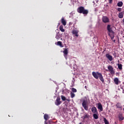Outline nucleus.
Wrapping results in <instances>:
<instances>
[{
    "mask_svg": "<svg viewBox=\"0 0 124 124\" xmlns=\"http://www.w3.org/2000/svg\"><path fill=\"white\" fill-rule=\"evenodd\" d=\"M113 56L114 57V58H117V53L116 52H114L113 53Z\"/></svg>",
    "mask_w": 124,
    "mask_h": 124,
    "instance_id": "nucleus-30",
    "label": "nucleus"
},
{
    "mask_svg": "<svg viewBox=\"0 0 124 124\" xmlns=\"http://www.w3.org/2000/svg\"><path fill=\"white\" fill-rule=\"evenodd\" d=\"M66 100H67V101H70V100L67 99H66Z\"/></svg>",
    "mask_w": 124,
    "mask_h": 124,
    "instance_id": "nucleus-33",
    "label": "nucleus"
},
{
    "mask_svg": "<svg viewBox=\"0 0 124 124\" xmlns=\"http://www.w3.org/2000/svg\"><path fill=\"white\" fill-rule=\"evenodd\" d=\"M123 3L122 1H120L117 3V6H119V7H122L123 6Z\"/></svg>",
    "mask_w": 124,
    "mask_h": 124,
    "instance_id": "nucleus-25",
    "label": "nucleus"
},
{
    "mask_svg": "<svg viewBox=\"0 0 124 124\" xmlns=\"http://www.w3.org/2000/svg\"><path fill=\"white\" fill-rule=\"evenodd\" d=\"M116 42V40H114L113 42Z\"/></svg>",
    "mask_w": 124,
    "mask_h": 124,
    "instance_id": "nucleus-36",
    "label": "nucleus"
},
{
    "mask_svg": "<svg viewBox=\"0 0 124 124\" xmlns=\"http://www.w3.org/2000/svg\"><path fill=\"white\" fill-rule=\"evenodd\" d=\"M61 23L64 26H66V21H65V19H64L63 17H62L61 19Z\"/></svg>",
    "mask_w": 124,
    "mask_h": 124,
    "instance_id": "nucleus-14",
    "label": "nucleus"
},
{
    "mask_svg": "<svg viewBox=\"0 0 124 124\" xmlns=\"http://www.w3.org/2000/svg\"><path fill=\"white\" fill-rule=\"evenodd\" d=\"M114 84H115V85H119V84H120V83H121V81H120V80H119V78H114Z\"/></svg>",
    "mask_w": 124,
    "mask_h": 124,
    "instance_id": "nucleus-12",
    "label": "nucleus"
},
{
    "mask_svg": "<svg viewBox=\"0 0 124 124\" xmlns=\"http://www.w3.org/2000/svg\"><path fill=\"white\" fill-rule=\"evenodd\" d=\"M118 62H120V60H118Z\"/></svg>",
    "mask_w": 124,
    "mask_h": 124,
    "instance_id": "nucleus-39",
    "label": "nucleus"
},
{
    "mask_svg": "<svg viewBox=\"0 0 124 124\" xmlns=\"http://www.w3.org/2000/svg\"><path fill=\"white\" fill-rule=\"evenodd\" d=\"M84 88H85V89H87V86H85L84 87Z\"/></svg>",
    "mask_w": 124,
    "mask_h": 124,
    "instance_id": "nucleus-35",
    "label": "nucleus"
},
{
    "mask_svg": "<svg viewBox=\"0 0 124 124\" xmlns=\"http://www.w3.org/2000/svg\"><path fill=\"white\" fill-rule=\"evenodd\" d=\"M57 45L58 46H61L62 48L63 47V45H62V42H61V41H58L57 42Z\"/></svg>",
    "mask_w": 124,
    "mask_h": 124,
    "instance_id": "nucleus-21",
    "label": "nucleus"
},
{
    "mask_svg": "<svg viewBox=\"0 0 124 124\" xmlns=\"http://www.w3.org/2000/svg\"><path fill=\"white\" fill-rule=\"evenodd\" d=\"M83 118L84 120H85V119H89V118H90V115H89V114H86L85 115L83 116Z\"/></svg>",
    "mask_w": 124,
    "mask_h": 124,
    "instance_id": "nucleus-24",
    "label": "nucleus"
},
{
    "mask_svg": "<svg viewBox=\"0 0 124 124\" xmlns=\"http://www.w3.org/2000/svg\"><path fill=\"white\" fill-rule=\"evenodd\" d=\"M106 57L109 60L110 62H112V61H113V56H112V55L107 53L106 54Z\"/></svg>",
    "mask_w": 124,
    "mask_h": 124,
    "instance_id": "nucleus-10",
    "label": "nucleus"
},
{
    "mask_svg": "<svg viewBox=\"0 0 124 124\" xmlns=\"http://www.w3.org/2000/svg\"><path fill=\"white\" fill-rule=\"evenodd\" d=\"M77 11L78 13L82 14L84 15H87L89 13V11L86 10L83 6H80L78 8Z\"/></svg>",
    "mask_w": 124,
    "mask_h": 124,
    "instance_id": "nucleus-3",
    "label": "nucleus"
},
{
    "mask_svg": "<svg viewBox=\"0 0 124 124\" xmlns=\"http://www.w3.org/2000/svg\"><path fill=\"white\" fill-rule=\"evenodd\" d=\"M116 107L117 108H119L120 109H122V108H123V106L121 105V103H117L116 105Z\"/></svg>",
    "mask_w": 124,
    "mask_h": 124,
    "instance_id": "nucleus-16",
    "label": "nucleus"
},
{
    "mask_svg": "<svg viewBox=\"0 0 124 124\" xmlns=\"http://www.w3.org/2000/svg\"><path fill=\"white\" fill-rule=\"evenodd\" d=\"M55 104L57 106H59V105H61L62 104V101H61V97H58L56 99V100L55 102Z\"/></svg>",
    "mask_w": 124,
    "mask_h": 124,
    "instance_id": "nucleus-5",
    "label": "nucleus"
},
{
    "mask_svg": "<svg viewBox=\"0 0 124 124\" xmlns=\"http://www.w3.org/2000/svg\"><path fill=\"white\" fill-rule=\"evenodd\" d=\"M92 75L95 78V79H98L102 81V83H104V78H103V76H102V74L99 73L98 72H93Z\"/></svg>",
    "mask_w": 124,
    "mask_h": 124,
    "instance_id": "nucleus-1",
    "label": "nucleus"
},
{
    "mask_svg": "<svg viewBox=\"0 0 124 124\" xmlns=\"http://www.w3.org/2000/svg\"><path fill=\"white\" fill-rule=\"evenodd\" d=\"M113 0H109V3H112Z\"/></svg>",
    "mask_w": 124,
    "mask_h": 124,
    "instance_id": "nucleus-32",
    "label": "nucleus"
},
{
    "mask_svg": "<svg viewBox=\"0 0 124 124\" xmlns=\"http://www.w3.org/2000/svg\"><path fill=\"white\" fill-rule=\"evenodd\" d=\"M118 17H119V18H120V19H122V18L124 17V15H123L122 12L119 13V14L118 15Z\"/></svg>",
    "mask_w": 124,
    "mask_h": 124,
    "instance_id": "nucleus-23",
    "label": "nucleus"
},
{
    "mask_svg": "<svg viewBox=\"0 0 124 124\" xmlns=\"http://www.w3.org/2000/svg\"><path fill=\"white\" fill-rule=\"evenodd\" d=\"M102 21L103 23H109V18L106 16H103L102 17Z\"/></svg>",
    "mask_w": 124,
    "mask_h": 124,
    "instance_id": "nucleus-6",
    "label": "nucleus"
},
{
    "mask_svg": "<svg viewBox=\"0 0 124 124\" xmlns=\"http://www.w3.org/2000/svg\"><path fill=\"white\" fill-rule=\"evenodd\" d=\"M59 30L62 32H64L65 30L63 29V26L62 25L60 26L59 28Z\"/></svg>",
    "mask_w": 124,
    "mask_h": 124,
    "instance_id": "nucleus-20",
    "label": "nucleus"
},
{
    "mask_svg": "<svg viewBox=\"0 0 124 124\" xmlns=\"http://www.w3.org/2000/svg\"><path fill=\"white\" fill-rule=\"evenodd\" d=\"M118 118L119 121H123L124 120V117H123L122 114H119Z\"/></svg>",
    "mask_w": 124,
    "mask_h": 124,
    "instance_id": "nucleus-18",
    "label": "nucleus"
},
{
    "mask_svg": "<svg viewBox=\"0 0 124 124\" xmlns=\"http://www.w3.org/2000/svg\"><path fill=\"white\" fill-rule=\"evenodd\" d=\"M98 113H94L93 114V118H94V119L95 120H97V119H98Z\"/></svg>",
    "mask_w": 124,
    "mask_h": 124,
    "instance_id": "nucleus-17",
    "label": "nucleus"
},
{
    "mask_svg": "<svg viewBox=\"0 0 124 124\" xmlns=\"http://www.w3.org/2000/svg\"><path fill=\"white\" fill-rule=\"evenodd\" d=\"M123 24H124V19L123 20Z\"/></svg>",
    "mask_w": 124,
    "mask_h": 124,
    "instance_id": "nucleus-34",
    "label": "nucleus"
},
{
    "mask_svg": "<svg viewBox=\"0 0 124 124\" xmlns=\"http://www.w3.org/2000/svg\"><path fill=\"white\" fill-rule=\"evenodd\" d=\"M55 38H56V39H60L61 38V34L60 33V32L57 33Z\"/></svg>",
    "mask_w": 124,
    "mask_h": 124,
    "instance_id": "nucleus-15",
    "label": "nucleus"
},
{
    "mask_svg": "<svg viewBox=\"0 0 124 124\" xmlns=\"http://www.w3.org/2000/svg\"><path fill=\"white\" fill-rule=\"evenodd\" d=\"M61 98L63 101L66 100V98L64 96L61 95Z\"/></svg>",
    "mask_w": 124,
    "mask_h": 124,
    "instance_id": "nucleus-28",
    "label": "nucleus"
},
{
    "mask_svg": "<svg viewBox=\"0 0 124 124\" xmlns=\"http://www.w3.org/2000/svg\"><path fill=\"white\" fill-rule=\"evenodd\" d=\"M123 93H124V90L123 91Z\"/></svg>",
    "mask_w": 124,
    "mask_h": 124,
    "instance_id": "nucleus-38",
    "label": "nucleus"
},
{
    "mask_svg": "<svg viewBox=\"0 0 124 124\" xmlns=\"http://www.w3.org/2000/svg\"><path fill=\"white\" fill-rule=\"evenodd\" d=\"M70 94H71V98H73L74 97H75V94L73 92H71Z\"/></svg>",
    "mask_w": 124,
    "mask_h": 124,
    "instance_id": "nucleus-27",
    "label": "nucleus"
},
{
    "mask_svg": "<svg viewBox=\"0 0 124 124\" xmlns=\"http://www.w3.org/2000/svg\"><path fill=\"white\" fill-rule=\"evenodd\" d=\"M98 107L97 108L100 110V112H102L103 111V107H102V105L100 103H98L97 104Z\"/></svg>",
    "mask_w": 124,
    "mask_h": 124,
    "instance_id": "nucleus-9",
    "label": "nucleus"
},
{
    "mask_svg": "<svg viewBox=\"0 0 124 124\" xmlns=\"http://www.w3.org/2000/svg\"><path fill=\"white\" fill-rule=\"evenodd\" d=\"M113 67L111 65L108 66V69L111 74H115V71L113 70Z\"/></svg>",
    "mask_w": 124,
    "mask_h": 124,
    "instance_id": "nucleus-7",
    "label": "nucleus"
},
{
    "mask_svg": "<svg viewBox=\"0 0 124 124\" xmlns=\"http://www.w3.org/2000/svg\"><path fill=\"white\" fill-rule=\"evenodd\" d=\"M104 122L105 124H109V121H108V120H107L106 118H104Z\"/></svg>",
    "mask_w": 124,
    "mask_h": 124,
    "instance_id": "nucleus-26",
    "label": "nucleus"
},
{
    "mask_svg": "<svg viewBox=\"0 0 124 124\" xmlns=\"http://www.w3.org/2000/svg\"><path fill=\"white\" fill-rule=\"evenodd\" d=\"M64 51H63L64 57L66 58L67 55H68V49L67 48H63Z\"/></svg>",
    "mask_w": 124,
    "mask_h": 124,
    "instance_id": "nucleus-11",
    "label": "nucleus"
},
{
    "mask_svg": "<svg viewBox=\"0 0 124 124\" xmlns=\"http://www.w3.org/2000/svg\"><path fill=\"white\" fill-rule=\"evenodd\" d=\"M44 118L46 121H47L49 119V115L47 114H45L44 115Z\"/></svg>",
    "mask_w": 124,
    "mask_h": 124,
    "instance_id": "nucleus-22",
    "label": "nucleus"
},
{
    "mask_svg": "<svg viewBox=\"0 0 124 124\" xmlns=\"http://www.w3.org/2000/svg\"><path fill=\"white\" fill-rule=\"evenodd\" d=\"M46 123V124H47V123H46V122H45Z\"/></svg>",
    "mask_w": 124,
    "mask_h": 124,
    "instance_id": "nucleus-40",
    "label": "nucleus"
},
{
    "mask_svg": "<svg viewBox=\"0 0 124 124\" xmlns=\"http://www.w3.org/2000/svg\"><path fill=\"white\" fill-rule=\"evenodd\" d=\"M82 107H83L84 110L88 111L89 109V105H88V101L84 100L82 103Z\"/></svg>",
    "mask_w": 124,
    "mask_h": 124,
    "instance_id": "nucleus-4",
    "label": "nucleus"
},
{
    "mask_svg": "<svg viewBox=\"0 0 124 124\" xmlns=\"http://www.w3.org/2000/svg\"><path fill=\"white\" fill-rule=\"evenodd\" d=\"M60 23H58V26H60Z\"/></svg>",
    "mask_w": 124,
    "mask_h": 124,
    "instance_id": "nucleus-37",
    "label": "nucleus"
},
{
    "mask_svg": "<svg viewBox=\"0 0 124 124\" xmlns=\"http://www.w3.org/2000/svg\"><path fill=\"white\" fill-rule=\"evenodd\" d=\"M72 91L73 93H77V90L74 88H72Z\"/></svg>",
    "mask_w": 124,
    "mask_h": 124,
    "instance_id": "nucleus-29",
    "label": "nucleus"
},
{
    "mask_svg": "<svg viewBox=\"0 0 124 124\" xmlns=\"http://www.w3.org/2000/svg\"><path fill=\"white\" fill-rule=\"evenodd\" d=\"M107 30L108 31V35L110 36L111 39L112 40L114 39V37H115V32L113 31L112 27H111V25H108Z\"/></svg>",
    "mask_w": 124,
    "mask_h": 124,
    "instance_id": "nucleus-2",
    "label": "nucleus"
},
{
    "mask_svg": "<svg viewBox=\"0 0 124 124\" xmlns=\"http://www.w3.org/2000/svg\"><path fill=\"white\" fill-rule=\"evenodd\" d=\"M91 111L92 113H94V114H98V111H97V109L95 107H93L91 108Z\"/></svg>",
    "mask_w": 124,
    "mask_h": 124,
    "instance_id": "nucleus-8",
    "label": "nucleus"
},
{
    "mask_svg": "<svg viewBox=\"0 0 124 124\" xmlns=\"http://www.w3.org/2000/svg\"><path fill=\"white\" fill-rule=\"evenodd\" d=\"M118 68L120 69V70H123V64L118 63Z\"/></svg>",
    "mask_w": 124,
    "mask_h": 124,
    "instance_id": "nucleus-19",
    "label": "nucleus"
},
{
    "mask_svg": "<svg viewBox=\"0 0 124 124\" xmlns=\"http://www.w3.org/2000/svg\"><path fill=\"white\" fill-rule=\"evenodd\" d=\"M73 34H74L75 36H76L77 37H78L79 36V35H78V31L74 30L72 31Z\"/></svg>",
    "mask_w": 124,
    "mask_h": 124,
    "instance_id": "nucleus-13",
    "label": "nucleus"
},
{
    "mask_svg": "<svg viewBox=\"0 0 124 124\" xmlns=\"http://www.w3.org/2000/svg\"><path fill=\"white\" fill-rule=\"evenodd\" d=\"M117 10L119 12H121V11H122V8H118Z\"/></svg>",
    "mask_w": 124,
    "mask_h": 124,
    "instance_id": "nucleus-31",
    "label": "nucleus"
}]
</instances>
